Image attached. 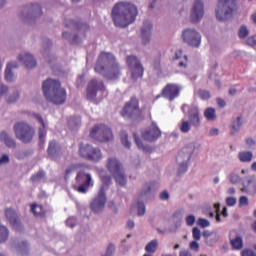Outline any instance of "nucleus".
Segmentation results:
<instances>
[{
    "instance_id": "nucleus-38",
    "label": "nucleus",
    "mask_w": 256,
    "mask_h": 256,
    "mask_svg": "<svg viewBox=\"0 0 256 256\" xmlns=\"http://www.w3.org/2000/svg\"><path fill=\"white\" fill-rule=\"evenodd\" d=\"M248 36H249V28H247V26L245 25L241 26L238 31V37H240L241 39H245Z\"/></svg>"
},
{
    "instance_id": "nucleus-5",
    "label": "nucleus",
    "mask_w": 256,
    "mask_h": 256,
    "mask_svg": "<svg viewBox=\"0 0 256 256\" xmlns=\"http://www.w3.org/2000/svg\"><path fill=\"white\" fill-rule=\"evenodd\" d=\"M197 149V144L195 142H190L185 145L177 156V173L178 175H183L187 173L189 165H191V158Z\"/></svg>"
},
{
    "instance_id": "nucleus-47",
    "label": "nucleus",
    "mask_w": 256,
    "mask_h": 256,
    "mask_svg": "<svg viewBox=\"0 0 256 256\" xmlns=\"http://www.w3.org/2000/svg\"><path fill=\"white\" fill-rule=\"evenodd\" d=\"M249 206V198L247 196H242L239 199V207H247Z\"/></svg>"
},
{
    "instance_id": "nucleus-18",
    "label": "nucleus",
    "mask_w": 256,
    "mask_h": 256,
    "mask_svg": "<svg viewBox=\"0 0 256 256\" xmlns=\"http://www.w3.org/2000/svg\"><path fill=\"white\" fill-rule=\"evenodd\" d=\"M142 137L146 141H157L161 137V130L157 127V124L152 123L151 127L142 134Z\"/></svg>"
},
{
    "instance_id": "nucleus-19",
    "label": "nucleus",
    "mask_w": 256,
    "mask_h": 256,
    "mask_svg": "<svg viewBox=\"0 0 256 256\" xmlns=\"http://www.w3.org/2000/svg\"><path fill=\"white\" fill-rule=\"evenodd\" d=\"M106 167L108 171L111 173V175L118 173L119 171H123V165L119 160L115 157L109 158Z\"/></svg>"
},
{
    "instance_id": "nucleus-32",
    "label": "nucleus",
    "mask_w": 256,
    "mask_h": 256,
    "mask_svg": "<svg viewBox=\"0 0 256 256\" xmlns=\"http://www.w3.org/2000/svg\"><path fill=\"white\" fill-rule=\"evenodd\" d=\"M242 191L249 193V195H255L256 193V183L252 179L248 180V184L242 188Z\"/></svg>"
},
{
    "instance_id": "nucleus-57",
    "label": "nucleus",
    "mask_w": 256,
    "mask_h": 256,
    "mask_svg": "<svg viewBox=\"0 0 256 256\" xmlns=\"http://www.w3.org/2000/svg\"><path fill=\"white\" fill-rule=\"evenodd\" d=\"M160 199H162V201H167L169 199V192L167 191L161 192Z\"/></svg>"
},
{
    "instance_id": "nucleus-2",
    "label": "nucleus",
    "mask_w": 256,
    "mask_h": 256,
    "mask_svg": "<svg viewBox=\"0 0 256 256\" xmlns=\"http://www.w3.org/2000/svg\"><path fill=\"white\" fill-rule=\"evenodd\" d=\"M112 17L116 27H128L137 17V6L132 3L120 2L114 6Z\"/></svg>"
},
{
    "instance_id": "nucleus-28",
    "label": "nucleus",
    "mask_w": 256,
    "mask_h": 256,
    "mask_svg": "<svg viewBox=\"0 0 256 256\" xmlns=\"http://www.w3.org/2000/svg\"><path fill=\"white\" fill-rule=\"evenodd\" d=\"M241 127H243V116H238L232 123V135L239 133L241 131Z\"/></svg>"
},
{
    "instance_id": "nucleus-4",
    "label": "nucleus",
    "mask_w": 256,
    "mask_h": 256,
    "mask_svg": "<svg viewBox=\"0 0 256 256\" xmlns=\"http://www.w3.org/2000/svg\"><path fill=\"white\" fill-rule=\"evenodd\" d=\"M100 179L102 181V186L98 195L92 200L90 207L94 213H101L102 209H105V203H107V196L105 191L109 189L111 185V177L105 174V171L101 170L99 172Z\"/></svg>"
},
{
    "instance_id": "nucleus-52",
    "label": "nucleus",
    "mask_w": 256,
    "mask_h": 256,
    "mask_svg": "<svg viewBox=\"0 0 256 256\" xmlns=\"http://www.w3.org/2000/svg\"><path fill=\"white\" fill-rule=\"evenodd\" d=\"M247 45H249L250 47H256V35L249 37L246 40Z\"/></svg>"
},
{
    "instance_id": "nucleus-40",
    "label": "nucleus",
    "mask_w": 256,
    "mask_h": 256,
    "mask_svg": "<svg viewBox=\"0 0 256 256\" xmlns=\"http://www.w3.org/2000/svg\"><path fill=\"white\" fill-rule=\"evenodd\" d=\"M192 237L194 241H201V230L197 227L192 229Z\"/></svg>"
},
{
    "instance_id": "nucleus-31",
    "label": "nucleus",
    "mask_w": 256,
    "mask_h": 256,
    "mask_svg": "<svg viewBox=\"0 0 256 256\" xmlns=\"http://www.w3.org/2000/svg\"><path fill=\"white\" fill-rule=\"evenodd\" d=\"M92 151H93V146H91L89 144L80 146V155H81V157H84L85 159H89Z\"/></svg>"
},
{
    "instance_id": "nucleus-50",
    "label": "nucleus",
    "mask_w": 256,
    "mask_h": 256,
    "mask_svg": "<svg viewBox=\"0 0 256 256\" xmlns=\"http://www.w3.org/2000/svg\"><path fill=\"white\" fill-rule=\"evenodd\" d=\"M226 204L228 205V207H235V205H237V198L227 197L226 198Z\"/></svg>"
},
{
    "instance_id": "nucleus-20",
    "label": "nucleus",
    "mask_w": 256,
    "mask_h": 256,
    "mask_svg": "<svg viewBox=\"0 0 256 256\" xmlns=\"http://www.w3.org/2000/svg\"><path fill=\"white\" fill-rule=\"evenodd\" d=\"M153 29V24L151 22H145L142 27V43L147 45L151 41V31Z\"/></svg>"
},
{
    "instance_id": "nucleus-61",
    "label": "nucleus",
    "mask_w": 256,
    "mask_h": 256,
    "mask_svg": "<svg viewBox=\"0 0 256 256\" xmlns=\"http://www.w3.org/2000/svg\"><path fill=\"white\" fill-rule=\"evenodd\" d=\"M179 256H193L189 250H182L179 253Z\"/></svg>"
},
{
    "instance_id": "nucleus-49",
    "label": "nucleus",
    "mask_w": 256,
    "mask_h": 256,
    "mask_svg": "<svg viewBox=\"0 0 256 256\" xmlns=\"http://www.w3.org/2000/svg\"><path fill=\"white\" fill-rule=\"evenodd\" d=\"M66 225L67 227H75V225H77V218L75 217H69L67 220H66Z\"/></svg>"
},
{
    "instance_id": "nucleus-46",
    "label": "nucleus",
    "mask_w": 256,
    "mask_h": 256,
    "mask_svg": "<svg viewBox=\"0 0 256 256\" xmlns=\"http://www.w3.org/2000/svg\"><path fill=\"white\" fill-rule=\"evenodd\" d=\"M214 209H216V221L217 223H221V221H223L221 219V214H219V211L221 209V204L219 203L214 204Z\"/></svg>"
},
{
    "instance_id": "nucleus-7",
    "label": "nucleus",
    "mask_w": 256,
    "mask_h": 256,
    "mask_svg": "<svg viewBox=\"0 0 256 256\" xmlns=\"http://www.w3.org/2000/svg\"><path fill=\"white\" fill-rule=\"evenodd\" d=\"M219 21H227L235 14V0H219L215 9Z\"/></svg>"
},
{
    "instance_id": "nucleus-16",
    "label": "nucleus",
    "mask_w": 256,
    "mask_h": 256,
    "mask_svg": "<svg viewBox=\"0 0 256 256\" xmlns=\"http://www.w3.org/2000/svg\"><path fill=\"white\" fill-rule=\"evenodd\" d=\"M181 88L177 84H168L162 91V96L168 101H173V99L179 97V92Z\"/></svg>"
},
{
    "instance_id": "nucleus-37",
    "label": "nucleus",
    "mask_w": 256,
    "mask_h": 256,
    "mask_svg": "<svg viewBox=\"0 0 256 256\" xmlns=\"http://www.w3.org/2000/svg\"><path fill=\"white\" fill-rule=\"evenodd\" d=\"M228 179L232 185H237V183L241 182V176H239L236 172H231L228 176Z\"/></svg>"
},
{
    "instance_id": "nucleus-59",
    "label": "nucleus",
    "mask_w": 256,
    "mask_h": 256,
    "mask_svg": "<svg viewBox=\"0 0 256 256\" xmlns=\"http://www.w3.org/2000/svg\"><path fill=\"white\" fill-rule=\"evenodd\" d=\"M73 171H75V166H70L66 169V172H65V176L66 177H69V175H71V173H73Z\"/></svg>"
},
{
    "instance_id": "nucleus-54",
    "label": "nucleus",
    "mask_w": 256,
    "mask_h": 256,
    "mask_svg": "<svg viewBox=\"0 0 256 256\" xmlns=\"http://www.w3.org/2000/svg\"><path fill=\"white\" fill-rule=\"evenodd\" d=\"M245 143H246L247 147H250V148L255 147V145H256V141L253 138H246Z\"/></svg>"
},
{
    "instance_id": "nucleus-17",
    "label": "nucleus",
    "mask_w": 256,
    "mask_h": 256,
    "mask_svg": "<svg viewBox=\"0 0 256 256\" xmlns=\"http://www.w3.org/2000/svg\"><path fill=\"white\" fill-rule=\"evenodd\" d=\"M136 113H139V102L137 101V99L133 98L125 105L121 112V115L123 117H131V115H135Z\"/></svg>"
},
{
    "instance_id": "nucleus-9",
    "label": "nucleus",
    "mask_w": 256,
    "mask_h": 256,
    "mask_svg": "<svg viewBox=\"0 0 256 256\" xmlns=\"http://www.w3.org/2000/svg\"><path fill=\"white\" fill-rule=\"evenodd\" d=\"M90 137H92V139H95L96 141L105 143L107 141H112L113 132H111V128L101 124L92 128V130L90 131Z\"/></svg>"
},
{
    "instance_id": "nucleus-25",
    "label": "nucleus",
    "mask_w": 256,
    "mask_h": 256,
    "mask_svg": "<svg viewBox=\"0 0 256 256\" xmlns=\"http://www.w3.org/2000/svg\"><path fill=\"white\" fill-rule=\"evenodd\" d=\"M112 175L114 176V179L118 185L123 186V185L127 184V176L125 175L124 169L120 170Z\"/></svg>"
},
{
    "instance_id": "nucleus-6",
    "label": "nucleus",
    "mask_w": 256,
    "mask_h": 256,
    "mask_svg": "<svg viewBox=\"0 0 256 256\" xmlns=\"http://www.w3.org/2000/svg\"><path fill=\"white\" fill-rule=\"evenodd\" d=\"M182 111L183 113H187L190 122L187 119L181 120L179 124L181 133H189V131H191V125L194 127L201 125V117L199 116V108H197V106L183 105Z\"/></svg>"
},
{
    "instance_id": "nucleus-24",
    "label": "nucleus",
    "mask_w": 256,
    "mask_h": 256,
    "mask_svg": "<svg viewBox=\"0 0 256 256\" xmlns=\"http://www.w3.org/2000/svg\"><path fill=\"white\" fill-rule=\"evenodd\" d=\"M158 249H159V240L157 239L151 240L145 246L146 253H150L151 255L157 253Z\"/></svg>"
},
{
    "instance_id": "nucleus-30",
    "label": "nucleus",
    "mask_w": 256,
    "mask_h": 256,
    "mask_svg": "<svg viewBox=\"0 0 256 256\" xmlns=\"http://www.w3.org/2000/svg\"><path fill=\"white\" fill-rule=\"evenodd\" d=\"M19 61L24 63L25 67L29 68V67H31V64L33 63V56L29 53L20 54Z\"/></svg>"
},
{
    "instance_id": "nucleus-55",
    "label": "nucleus",
    "mask_w": 256,
    "mask_h": 256,
    "mask_svg": "<svg viewBox=\"0 0 256 256\" xmlns=\"http://www.w3.org/2000/svg\"><path fill=\"white\" fill-rule=\"evenodd\" d=\"M241 256H256V254L251 249H245L241 252Z\"/></svg>"
},
{
    "instance_id": "nucleus-1",
    "label": "nucleus",
    "mask_w": 256,
    "mask_h": 256,
    "mask_svg": "<svg viewBox=\"0 0 256 256\" xmlns=\"http://www.w3.org/2000/svg\"><path fill=\"white\" fill-rule=\"evenodd\" d=\"M95 71L110 81H115L121 77V68L115 61V56L107 52H102L99 55Z\"/></svg>"
},
{
    "instance_id": "nucleus-26",
    "label": "nucleus",
    "mask_w": 256,
    "mask_h": 256,
    "mask_svg": "<svg viewBox=\"0 0 256 256\" xmlns=\"http://www.w3.org/2000/svg\"><path fill=\"white\" fill-rule=\"evenodd\" d=\"M238 159L241 163H251L253 161V152L241 151L238 153Z\"/></svg>"
},
{
    "instance_id": "nucleus-12",
    "label": "nucleus",
    "mask_w": 256,
    "mask_h": 256,
    "mask_svg": "<svg viewBox=\"0 0 256 256\" xmlns=\"http://www.w3.org/2000/svg\"><path fill=\"white\" fill-rule=\"evenodd\" d=\"M127 65L132 79L136 80L143 77V66L137 57L129 56L127 58Z\"/></svg>"
},
{
    "instance_id": "nucleus-39",
    "label": "nucleus",
    "mask_w": 256,
    "mask_h": 256,
    "mask_svg": "<svg viewBox=\"0 0 256 256\" xmlns=\"http://www.w3.org/2000/svg\"><path fill=\"white\" fill-rule=\"evenodd\" d=\"M197 225H198V227H201L202 229H205L206 227L211 226V222H209V220H207L205 218H199L197 220Z\"/></svg>"
},
{
    "instance_id": "nucleus-53",
    "label": "nucleus",
    "mask_w": 256,
    "mask_h": 256,
    "mask_svg": "<svg viewBox=\"0 0 256 256\" xmlns=\"http://www.w3.org/2000/svg\"><path fill=\"white\" fill-rule=\"evenodd\" d=\"M186 224L189 226V227H193V225H195V216L193 215H189L186 217Z\"/></svg>"
},
{
    "instance_id": "nucleus-44",
    "label": "nucleus",
    "mask_w": 256,
    "mask_h": 256,
    "mask_svg": "<svg viewBox=\"0 0 256 256\" xmlns=\"http://www.w3.org/2000/svg\"><path fill=\"white\" fill-rule=\"evenodd\" d=\"M198 240H193L192 242H190L189 244V249L191 251H194V253H198L199 251V242H197Z\"/></svg>"
},
{
    "instance_id": "nucleus-35",
    "label": "nucleus",
    "mask_w": 256,
    "mask_h": 256,
    "mask_svg": "<svg viewBox=\"0 0 256 256\" xmlns=\"http://www.w3.org/2000/svg\"><path fill=\"white\" fill-rule=\"evenodd\" d=\"M204 117H206V119L208 121H215V119H217V114L215 113V108H207L204 111Z\"/></svg>"
},
{
    "instance_id": "nucleus-10",
    "label": "nucleus",
    "mask_w": 256,
    "mask_h": 256,
    "mask_svg": "<svg viewBox=\"0 0 256 256\" xmlns=\"http://www.w3.org/2000/svg\"><path fill=\"white\" fill-rule=\"evenodd\" d=\"M101 98V95H107V91L105 90V84H103L102 81L99 80H92L88 84L87 88V99L90 101H95V99Z\"/></svg>"
},
{
    "instance_id": "nucleus-51",
    "label": "nucleus",
    "mask_w": 256,
    "mask_h": 256,
    "mask_svg": "<svg viewBox=\"0 0 256 256\" xmlns=\"http://www.w3.org/2000/svg\"><path fill=\"white\" fill-rule=\"evenodd\" d=\"M19 100V91L14 92L13 96H10L7 99V103H15Z\"/></svg>"
},
{
    "instance_id": "nucleus-3",
    "label": "nucleus",
    "mask_w": 256,
    "mask_h": 256,
    "mask_svg": "<svg viewBox=\"0 0 256 256\" xmlns=\"http://www.w3.org/2000/svg\"><path fill=\"white\" fill-rule=\"evenodd\" d=\"M42 91L45 99L54 105H63L67 101V90L61 86L59 80L51 78L45 80Z\"/></svg>"
},
{
    "instance_id": "nucleus-13",
    "label": "nucleus",
    "mask_w": 256,
    "mask_h": 256,
    "mask_svg": "<svg viewBox=\"0 0 256 256\" xmlns=\"http://www.w3.org/2000/svg\"><path fill=\"white\" fill-rule=\"evenodd\" d=\"M203 17H205V4L201 0H196L190 11V21L199 23Z\"/></svg>"
},
{
    "instance_id": "nucleus-29",
    "label": "nucleus",
    "mask_w": 256,
    "mask_h": 256,
    "mask_svg": "<svg viewBox=\"0 0 256 256\" xmlns=\"http://www.w3.org/2000/svg\"><path fill=\"white\" fill-rule=\"evenodd\" d=\"M230 243L236 251L243 249V238L241 236H236L235 238H230Z\"/></svg>"
},
{
    "instance_id": "nucleus-48",
    "label": "nucleus",
    "mask_w": 256,
    "mask_h": 256,
    "mask_svg": "<svg viewBox=\"0 0 256 256\" xmlns=\"http://www.w3.org/2000/svg\"><path fill=\"white\" fill-rule=\"evenodd\" d=\"M43 15V11L41 10L40 4H34V17H41Z\"/></svg>"
},
{
    "instance_id": "nucleus-22",
    "label": "nucleus",
    "mask_w": 256,
    "mask_h": 256,
    "mask_svg": "<svg viewBox=\"0 0 256 256\" xmlns=\"http://www.w3.org/2000/svg\"><path fill=\"white\" fill-rule=\"evenodd\" d=\"M34 121H37L43 127L39 130V145L40 147H43V145L45 144V121L39 114L34 115Z\"/></svg>"
},
{
    "instance_id": "nucleus-14",
    "label": "nucleus",
    "mask_w": 256,
    "mask_h": 256,
    "mask_svg": "<svg viewBox=\"0 0 256 256\" xmlns=\"http://www.w3.org/2000/svg\"><path fill=\"white\" fill-rule=\"evenodd\" d=\"M182 39L191 47H199L201 45V34L195 29H185L182 33Z\"/></svg>"
},
{
    "instance_id": "nucleus-43",
    "label": "nucleus",
    "mask_w": 256,
    "mask_h": 256,
    "mask_svg": "<svg viewBox=\"0 0 256 256\" xmlns=\"http://www.w3.org/2000/svg\"><path fill=\"white\" fill-rule=\"evenodd\" d=\"M121 141H122V144L124 145V147H127L128 149H129V147H131V142H129L127 133L122 132Z\"/></svg>"
},
{
    "instance_id": "nucleus-58",
    "label": "nucleus",
    "mask_w": 256,
    "mask_h": 256,
    "mask_svg": "<svg viewBox=\"0 0 256 256\" xmlns=\"http://www.w3.org/2000/svg\"><path fill=\"white\" fill-rule=\"evenodd\" d=\"M209 135L211 137H216V135H219V129L217 128H211L210 131H209Z\"/></svg>"
},
{
    "instance_id": "nucleus-41",
    "label": "nucleus",
    "mask_w": 256,
    "mask_h": 256,
    "mask_svg": "<svg viewBox=\"0 0 256 256\" xmlns=\"http://www.w3.org/2000/svg\"><path fill=\"white\" fill-rule=\"evenodd\" d=\"M151 191H153V184H146L143 188H142V192H141V197H145V195H147L148 193H151Z\"/></svg>"
},
{
    "instance_id": "nucleus-8",
    "label": "nucleus",
    "mask_w": 256,
    "mask_h": 256,
    "mask_svg": "<svg viewBox=\"0 0 256 256\" xmlns=\"http://www.w3.org/2000/svg\"><path fill=\"white\" fill-rule=\"evenodd\" d=\"M87 171H89V167L83 168L76 176V181L79 186H74V189L78 191V193H87L89 188L95 185L93 182V176H91V174Z\"/></svg>"
},
{
    "instance_id": "nucleus-33",
    "label": "nucleus",
    "mask_w": 256,
    "mask_h": 256,
    "mask_svg": "<svg viewBox=\"0 0 256 256\" xmlns=\"http://www.w3.org/2000/svg\"><path fill=\"white\" fill-rule=\"evenodd\" d=\"M88 159L90 161H100V159H103V154L101 153V150H99V148H92V153H90Z\"/></svg>"
},
{
    "instance_id": "nucleus-34",
    "label": "nucleus",
    "mask_w": 256,
    "mask_h": 256,
    "mask_svg": "<svg viewBox=\"0 0 256 256\" xmlns=\"http://www.w3.org/2000/svg\"><path fill=\"white\" fill-rule=\"evenodd\" d=\"M132 209H137L139 217L145 215V204L143 202L135 201L132 205Z\"/></svg>"
},
{
    "instance_id": "nucleus-56",
    "label": "nucleus",
    "mask_w": 256,
    "mask_h": 256,
    "mask_svg": "<svg viewBox=\"0 0 256 256\" xmlns=\"http://www.w3.org/2000/svg\"><path fill=\"white\" fill-rule=\"evenodd\" d=\"M203 237H205L206 243H209V245H212V243H211V232L204 231L203 232Z\"/></svg>"
},
{
    "instance_id": "nucleus-27",
    "label": "nucleus",
    "mask_w": 256,
    "mask_h": 256,
    "mask_svg": "<svg viewBox=\"0 0 256 256\" xmlns=\"http://www.w3.org/2000/svg\"><path fill=\"white\" fill-rule=\"evenodd\" d=\"M48 153L49 155H51V157H53V159H57V157L59 156V153H61V149H59L57 142L55 141L50 142L48 147Z\"/></svg>"
},
{
    "instance_id": "nucleus-36",
    "label": "nucleus",
    "mask_w": 256,
    "mask_h": 256,
    "mask_svg": "<svg viewBox=\"0 0 256 256\" xmlns=\"http://www.w3.org/2000/svg\"><path fill=\"white\" fill-rule=\"evenodd\" d=\"M134 139L136 141V145H137L138 149L145 151V153H149L151 151V148L149 146L143 145V143L141 142V139H139V137H137V134H134Z\"/></svg>"
},
{
    "instance_id": "nucleus-23",
    "label": "nucleus",
    "mask_w": 256,
    "mask_h": 256,
    "mask_svg": "<svg viewBox=\"0 0 256 256\" xmlns=\"http://www.w3.org/2000/svg\"><path fill=\"white\" fill-rule=\"evenodd\" d=\"M19 67V64L17 62H10L7 64L6 70H5V79L8 83H13L15 76L13 75V69H17Z\"/></svg>"
},
{
    "instance_id": "nucleus-63",
    "label": "nucleus",
    "mask_w": 256,
    "mask_h": 256,
    "mask_svg": "<svg viewBox=\"0 0 256 256\" xmlns=\"http://www.w3.org/2000/svg\"><path fill=\"white\" fill-rule=\"evenodd\" d=\"M216 101H217L218 107H225V105H227V103H225V100L221 98H218Z\"/></svg>"
},
{
    "instance_id": "nucleus-42",
    "label": "nucleus",
    "mask_w": 256,
    "mask_h": 256,
    "mask_svg": "<svg viewBox=\"0 0 256 256\" xmlns=\"http://www.w3.org/2000/svg\"><path fill=\"white\" fill-rule=\"evenodd\" d=\"M33 213L34 215H45V210H43V206L33 204Z\"/></svg>"
},
{
    "instance_id": "nucleus-45",
    "label": "nucleus",
    "mask_w": 256,
    "mask_h": 256,
    "mask_svg": "<svg viewBox=\"0 0 256 256\" xmlns=\"http://www.w3.org/2000/svg\"><path fill=\"white\" fill-rule=\"evenodd\" d=\"M198 97H200V99H203L205 101L211 97V94L207 90H199Z\"/></svg>"
},
{
    "instance_id": "nucleus-21",
    "label": "nucleus",
    "mask_w": 256,
    "mask_h": 256,
    "mask_svg": "<svg viewBox=\"0 0 256 256\" xmlns=\"http://www.w3.org/2000/svg\"><path fill=\"white\" fill-rule=\"evenodd\" d=\"M0 141L6 145L9 149H15L17 147V142H15V139L9 135V133L3 131L0 134Z\"/></svg>"
},
{
    "instance_id": "nucleus-15",
    "label": "nucleus",
    "mask_w": 256,
    "mask_h": 256,
    "mask_svg": "<svg viewBox=\"0 0 256 256\" xmlns=\"http://www.w3.org/2000/svg\"><path fill=\"white\" fill-rule=\"evenodd\" d=\"M5 217L7 221H9L11 227L15 229L16 231H21L23 229V226L21 225V219L17 215V212L12 208H7L5 210Z\"/></svg>"
},
{
    "instance_id": "nucleus-11",
    "label": "nucleus",
    "mask_w": 256,
    "mask_h": 256,
    "mask_svg": "<svg viewBox=\"0 0 256 256\" xmlns=\"http://www.w3.org/2000/svg\"><path fill=\"white\" fill-rule=\"evenodd\" d=\"M14 132L17 139H20L22 143H31L33 134H31V126L25 122H19L14 126Z\"/></svg>"
},
{
    "instance_id": "nucleus-64",
    "label": "nucleus",
    "mask_w": 256,
    "mask_h": 256,
    "mask_svg": "<svg viewBox=\"0 0 256 256\" xmlns=\"http://www.w3.org/2000/svg\"><path fill=\"white\" fill-rule=\"evenodd\" d=\"M45 177V172L40 171L37 173L35 179H37L38 181H40V179H43Z\"/></svg>"
},
{
    "instance_id": "nucleus-60",
    "label": "nucleus",
    "mask_w": 256,
    "mask_h": 256,
    "mask_svg": "<svg viewBox=\"0 0 256 256\" xmlns=\"http://www.w3.org/2000/svg\"><path fill=\"white\" fill-rule=\"evenodd\" d=\"M114 251H115V245L109 244L106 252L107 255H111V253H113Z\"/></svg>"
},
{
    "instance_id": "nucleus-62",
    "label": "nucleus",
    "mask_w": 256,
    "mask_h": 256,
    "mask_svg": "<svg viewBox=\"0 0 256 256\" xmlns=\"http://www.w3.org/2000/svg\"><path fill=\"white\" fill-rule=\"evenodd\" d=\"M2 163H9V156L3 155V156L0 158V165H2Z\"/></svg>"
}]
</instances>
